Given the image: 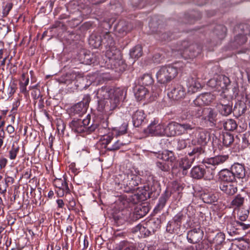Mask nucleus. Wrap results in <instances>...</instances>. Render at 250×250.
Masks as SVG:
<instances>
[{
  "label": "nucleus",
  "mask_w": 250,
  "mask_h": 250,
  "mask_svg": "<svg viewBox=\"0 0 250 250\" xmlns=\"http://www.w3.org/2000/svg\"><path fill=\"white\" fill-rule=\"evenodd\" d=\"M194 158L185 157L179 161V167L183 169V174H186L187 170L189 169L194 162Z\"/></svg>",
  "instance_id": "c756f323"
},
{
  "label": "nucleus",
  "mask_w": 250,
  "mask_h": 250,
  "mask_svg": "<svg viewBox=\"0 0 250 250\" xmlns=\"http://www.w3.org/2000/svg\"><path fill=\"white\" fill-rule=\"evenodd\" d=\"M126 144L125 143L121 142L120 140L117 141L113 145L107 147V149L109 151H115L120 148L121 146Z\"/></svg>",
  "instance_id": "bf43d9fd"
},
{
  "label": "nucleus",
  "mask_w": 250,
  "mask_h": 250,
  "mask_svg": "<svg viewBox=\"0 0 250 250\" xmlns=\"http://www.w3.org/2000/svg\"><path fill=\"white\" fill-rule=\"evenodd\" d=\"M183 51V55H187L189 58L196 57L201 52V48L196 44H192L189 46L188 48L180 49Z\"/></svg>",
  "instance_id": "bb28decb"
},
{
  "label": "nucleus",
  "mask_w": 250,
  "mask_h": 250,
  "mask_svg": "<svg viewBox=\"0 0 250 250\" xmlns=\"http://www.w3.org/2000/svg\"><path fill=\"white\" fill-rule=\"evenodd\" d=\"M215 173L210 171L209 169L206 170L200 166L194 167L191 170V177L194 179H200L203 177L205 179L210 180L213 179Z\"/></svg>",
  "instance_id": "6e6552de"
},
{
  "label": "nucleus",
  "mask_w": 250,
  "mask_h": 250,
  "mask_svg": "<svg viewBox=\"0 0 250 250\" xmlns=\"http://www.w3.org/2000/svg\"><path fill=\"white\" fill-rule=\"evenodd\" d=\"M171 128H176L179 131L178 135L185 133L188 130H191L194 128V126L189 124H177L171 125L169 126Z\"/></svg>",
  "instance_id": "cd10ccee"
},
{
  "label": "nucleus",
  "mask_w": 250,
  "mask_h": 250,
  "mask_svg": "<svg viewBox=\"0 0 250 250\" xmlns=\"http://www.w3.org/2000/svg\"><path fill=\"white\" fill-rule=\"evenodd\" d=\"M223 125L224 129L228 131H233L237 126L236 122L233 119H227L223 122Z\"/></svg>",
  "instance_id": "c03bdc74"
},
{
  "label": "nucleus",
  "mask_w": 250,
  "mask_h": 250,
  "mask_svg": "<svg viewBox=\"0 0 250 250\" xmlns=\"http://www.w3.org/2000/svg\"><path fill=\"white\" fill-rule=\"evenodd\" d=\"M205 153V150L202 146H195L193 148L192 151L188 152V154L191 158H198L200 155Z\"/></svg>",
  "instance_id": "37998d69"
},
{
  "label": "nucleus",
  "mask_w": 250,
  "mask_h": 250,
  "mask_svg": "<svg viewBox=\"0 0 250 250\" xmlns=\"http://www.w3.org/2000/svg\"><path fill=\"white\" fill-rule=\"evenodd\" d=\"M148 211V208L146 206H139L135 208L133 215L136 219H140L145 216Z\"/></svg>",
  "instance_id": "ea45409f"
},
{
  "label": "nucleus",
  "mask_w": 250,
  "mask_h": 250,
  "mask_svg": "<svg viewBox=\"0 0 250 250\" xmlns=\"http://www.w3.org/2000/svg\"><path fill=\"white\" fill-rule=\"evenodd\" d=\"M90 115L88 114L83 119L80 118H74L69 123V126L74 132L82 133L85 132L87 133V126L90 123Z\"/></svg>",
  "instance_id": "39448f33"
},
{
  "label": "nucleus",
  "mask_w": 250,
  "mask_h": 250,
  "mask_svg": "<svg viewBox=\"0 0 250 250\" xmlns=\"http://www.w3.org/2000/svg\"><path fill=\"white\" fill-rule=\"evenodd\" d=\"M127 127V125L123 124L119 128H114L112 130L113 133L116 137L124 135L126 133Z\"/></svg>",
  "instance_id": "8fccbe9b"
},
{
  "label": "nucleus",
  "mask_w": 250,
  "mask_h": 250,
  "mask_svg": "<svg viewBox=\"0 0 250 250\" xmlns=\"http://www.w3.org/2000/svg\"><path fill=\"white\" fill-rule=\"evenodd\" d=\"M114 93V88L110 86H103L99 89L97 92V97L99 101H106Z\"/></svg>",
  "instance_id": "6ab92c4d"
},
{
  "label": "nucleus",
  "mask_w": 250,
  "mask_h": 250,
  "mask_svg": "<svg viewBox=\"0 0 250 250\" xmlns=\"http://www.w3.org/2000/svg\"><path fill=\"white\" fill-rule=\"evenodd\" d=\"M186 95V89L183 85L180 84L174 85L167 96L173 100H180L185 98Z\"/></svg>",
  "instance_id": "9d476101"
},
{
  "label": "nucleus",
  "mask_w": 250,
  "mask_h": 250,
  "mask_svg": "<svg viewBox=\"0 0 250 250\" xmlns=\"http://www.w3.org/2000/svg\"><path fill=\"white\" fill-rule=\"evenodd\" d=\"M225 235L223 233L219 232L218 233L214 238L213 239V242L216 245H221L225 240Z\"/></svg>",
  "instance_id": "13d9d810"
},
{
  "label": "nucleus",
  "mask_w": 250,
  "mask_h": 250,
  "mask_svg": "<svg viewBox=\"0 0 250 250\" xmlns=\"http://www.w3.org/2000/svg\"><path fill=\"white\" fill-rule=\"evenodd\" d=\"M112 95H114L116 98H118V99H119L121 101L125 98L126 91L123 88H117L116 89H114V93L112 94Z\"/></svg>",
  "instance_id": "3c124183"
},
{
  "label": "nucleus",
  "mask_w": 250,
  "mask_h": 250,
  "mask_svg": "<svg viewBox=\"0 0 250 250\" xmlns=\"http://www.w3.org/2000/svg\"><path fill=\"white\" fill-rule=\"evenodd\" d=\"M133 125L139 127L144 122L146 119V115L142 110H137L134 111L132 115Z\"/></svg>",
  "instance_id": "393cba45"
},
{
  "label": "nucleus",
  "mask_w": 250,
  "mask_h": 250,
  "mask_svg": "<svg viewBox=\"0 0 250 250\" xmlns=\"http://www.w3.org/2000/svg\"><path fill=\"white\" fill-rule=\"evenodd\" d=\"M226 32L227 28L225 26L223 25H217L214 28L213 34L215 35L219 40H221L226 36Z\"/></svg>",
  "instance_id": "4c0bfd02"
},
{
  "label": "nucleus",
  "mask_w": 250,
  "mask_h": 250,
  "mask_svg": "<svg viewBox=\"0 0 250 250\" xmlns=\"http://www.w3.org/2000/svg\"><path fill=\"white\" fill-rule=\"evenodd\" d=\"M237 224L238 222L236 220H231L227 223V229L228 230V232L229 234L236 233V230H238Z\"/></svg>",
  "instance_id": "09e8293b"
},
{
  "label": "nucleus",
  "mask_w": 250,
  "mask_h": 250,
  "mask_svg": "<svg viewBox=\"0 0 250 250\" xmlns=\"http://www.w3.org/2000/svg\"><path fill=\"white\" fill-rule=\"evenodd\" d=\"M178 123L173 122L170 123L167 125L165 127V135L167 136H175L178 135V133L179 131H177L176 128H171L169 127V126L171 125H176Z\"/></svg>",
  "instance_id": "603ef678"
},
{
  "label": "nucleus",
  "mask_w": 250,
  "mask_h": 250,
  "mask_svg": "<svg viewBox=\"0 0 250 250\" xmlns=\"http://www.w3.org/2000/svg\"><path fill=\"white\" fill-rule=\"evenodd\" d=\"M142 54V47L140 45H136L130 51V57L134 59H138Z\"/></svg>",
  "instance_id": "49530a36"
},
{
  "label": "nucleus",
  "mask_w": 250,
  "mask_h": 250,
  "mask_svg": "<svg viewBox=\"0 0 250 250\" xmlns=\"http://www.w3.org/2000/svg\"><path fill=\"white\" fill-rule=\"evenodd\" d=\"M91 101V97L89 94H85L83 96V100L73 105L70 109L71 114L73 115L78 114L79 116L84 113L88 106Z\"/></svg>",
  "instance_id": "423d86ee"
},
{
  "label": "nucleus",
  "mask_w": 250,
  "mask_h": 250,
  "mask_svg": "<svg viewBox=\"0 0 250 250\" xmlns=\"http://www.w3.org/2000/svg\"><path fill=\"white\" fill-rule=\"evenodd\" d=\"M120 102V101L118 98H116L114 95H112L110 98L105 101L104 108L106 109L113 110L117 107Z\"/></svg>",
  "instance_id": "7c9ffc66"
},
{
  "label": "nucleus",
  "mask_w": 250,
  "mask_h": 250,
  "mask_svg": "<svg viewBox=\"0 0 250 250\" xmlns=\"http://www.w3.org/2000/svg\"><path fill=\"white\" fill-rule=\"evenodd\" d=\"M204 231L200 228L193 229L188 231L187 239L190 244H197L202 240Z\"/></svg>",
  "instance_id": "ddd939ff"
},
{
  "label": "nucleus",
  "mask_w": 250,
  "mask_h": 250,
  "mask_svg": "<svg viewBox=\"0 0 250 250\" xmlns=\"http://www.w3.org/2000/svg\"><path fill=\"white\" fill-rule=\"evenodd\" d=\"M201 198L204 203L212 204L218 201L219 194L212 192H204L201 194Z\"/></svg>",
  "instance_id": "a878e982"
},
{
  "label": "nucleus",
  "mask_w": 250,
  "mask_h": 250,
  "mask_svg": "<svg viewBox=\"0 0 250 250\" xmlns=\"http://www.w3.org/2000/svg\"><path fill=\"white\" fill-rule=\"evenodd\" d=\"M215 98V97L213 94L207 92L199 95L193 102L195 105L198 106L208 105L212 103Z\"/></svg>",
  "instance_id": "dca6fc26"
},
{
  "label": "nucleus",
  "mask_w": 250,
  "mask_h": 250,
  "mask_svg": "<svg viewBox=\"0 0 250 250\" xmlns=\"http://www.w3.org/2000/svg\"><path fill=\"white\" fill-rule=\"evenodd\" d=\"M157 226L158 224H156L155 221H150L146 225L147 227L138 225L137 228L139 229L140 231L144 232L146 236H148L154 233L156 229L158 228Z\"/></svg>",
  "instance_id": "b1692460"
},
{
  "label": "nucleus",
  "mask_w": 250,
  "mask_h": 250,
  "mask_svg": "<svg viewBox=\"0 0 250 250\" xmlns=\"http://www.w3.org/2000/svg\"><path fill=\"white\" fill-rule=\"evenodd\" d=\"M239 33L234 37L231 46L238 48L247 41V36L250 35V26L247 24H240L238 26Z\"/></svg>",
  "instance_id": "20e7f679"
},
{
  "label": "nucleus",
  "mask_w": 250,
  "mask_h": 250,
  "mask_svg": "<svg viewBox=\"0 0 250 250\" xmlns=\"http://www.w3.org/2000/svg\"><path fill=\"white\" fill-rule=\"evenodd\" d=\"M113 135H114V134L113 133V131L112 133H109L107 135H105L104 134H103L102 135L104 136L103 141L104 142L103 143L106 146L109 145L113 138Z\"/></svg>",
  "instance_id": "69168bd1"
},
{
  "label": "nucleus",
  "mask_w": 250,
  "mask_h": 250,
  "mask_svg": "<svg viewBox=\"0 0 250 250\" xmlns=\"http://www.w3.org/2000/svg\"><path fill=\"white\" fill-rule=\"evenodd\" d=\"M13 3L10 2L3 3L2 12L3 17H6L8 15L13 7Z\"/></svg>",
  "instance_id": "4d7b16f0"
},
{
  "label": "nucleus",
  "mask_w": 250,
  "mask_h": 250,
  "mask_svg": "<svg viewBox=\"0 0 250 250\" xmlns=\"http://www.w3.org/2000/svg\"><path fill=\"white\" fill-rule=\"evenodd\" d=\"M155 156L159 160L155 163L156 167L163 172H169L172 164L176 160L173 151L165 150L162 153H156Z\"/></svg>",
  "instance_id": "f257e3e1"
},
{
  "label": "nucleus",
  "mask_w": 250,
  "mask_h": 250,
  "mask_svg": "<svg viewBox=\"0 0 250 250\" xmlns=\"http://www.w3.org/2000/svg\"><path fill=\"white\" fill-rule=\"evenodd\" d=\"M19 147H15L13 145L9 152V158L11 160H14L16 158L17 155L19 151Z\"/></svg>",
  "instance_id": "680f3d73"
},
{
  "label": "nucleus",
  "mask_w": 250,
  "mask_h": 250,
  "mask_svg": "<svg viewBox=\"0 0 250 250\" xmlns=\"http://www.w3.org/2000/svg\"><path fill=\"white\" fill-rule=\"evenodd\" d=\"M108 124L106 121H102L100 122L97 121H93L92 124L87 127V133L89 134L97 131V133L103 135L104 134L105 131L107 130Z\"/></svg>",
  "instance_id": "f8f14e48"
},
{
  "label": "nucleus",
  "mask_w": 250,
  "mask_h": 250,
  "mask_svg": "<svg viewBox=\"0 0 250 250\" xmlns=\"http://www.w3.org/2000/svg\"><path fill=\"white\" fill-rule=\"evenodd\" d=\"M117 31L120 33L126 34V33L130 31L131 26L129 23L125 21H120L116 26Z\"/></svg>",
  "instance_id": "c9c22d12"
},
{
  "label": "nucleus",
  "mask_w": 250,
  "mask_h": 250,
  "mask_svg": "<svg viewBox=\"0 0 250 250\" xmlns=\"http://www.w3.org/2000/svg\"><path fill=\"white\" fill-rule=\"evenodd\" d=\"M75 81L79 82L80 83L83 82L84 78L83 77L81 74L76 72H72L66 74V75L62 76L60 79L59 82L60 83H63L66 84H69L74 82Z\"/></svg>",
  "instance_id": "4468645a"
},
{
  "label": "nucleus",
  "mask_w": 250,
  "mask_h": 250,
  "mask_svg": "<svg viewBox=\"0 0 250 250\" xmlns=\"http://www.w3.org/2000/svg\"><path fill=\"white\" fill-rule=\"evenodd\" d=\"M29 79L27 74L23 73L21 76V80L20 82V91L22 93L26 95L28 93V91L26 89V86L29 83Z\"/></svg>",
  "instance_id": "e433bc0d"
},
{
  "label": "nucleus",
  "mask_w": 250,
  "mask_h": 250,
  "mask_svg": "<svg viewBox=\"0 0 250 250\" xmlns=\"http://www.w3.org/2000/svg\"><path fill=\"white\" fill-rule=\"evenodd\" d=\"M89 43L95 48L99 47L102 44V36L96 34H92L90 36Z\"/></svg>",
  "instance_id": "f704fd0d"
},
{
  "label": "nucleus",
  "mask_w": 250,
  "mask_h": 250,
  "mask_svg": "<svg viewBox=\"0 0 250 250\" xmlns=\"http://www.w3.org/2000/svg\"><path fill=\"white\" fill-rule=\"evenodd\" d=\"M230 169L235 178L243 179L246 176V169L242 164L235 163L231 166Z\"/></svg>",
  "instance_id": "5701e85b"
},
{
  "label": "nucleus",
  "mask_w": 250,
  "mask_h": 250,
  "mask_svg": "<svg viewBox=\"0 0 250 250\" xmlns=\"http://www.w3.org/2000/svg\"><path fill=\"white\" fill-rule=\"evenodd\" d=\"M185 217V216L184 215L183 213L180 211L174 216L173 220L177 226L180 227L182 221Z\"/></svg>",
  "instance_id": "6e6d98bb"
},
{
  "label": "nucleus",
  "mask_w": 250,
  "mask_h": 250,
  "mask_svg": "<svg viewBox=\"0 0 250 250\" xmlns=\"http://www.w3.org/2000/svg\"><path fill=\"white\" fill-rule=\"evenodd\" d=\"M196 142L201 146H205L210 139V133L206 130H198L195 136Z\"/></svg>",
  "instance_id": "aec40b11"
},
{
  "label": "nucleus",
  "mask_w": 250,
  "mask_h": 250,
  "mask_svg": "<svg viewBox=\"0 0 250 250\" xmlns=\"http://www.w3.org/2000/svg\"><path fill=\"white\" fill-rule=\"evenodd\" d=\"M13 179L11 177H7L4 179V188H2V193H4L6 190V188L9 185V183L11 184L13 182Z\"/></svg>",
  "instance_id": "774afa93"
},
{
  "label": "nucleus",
  "mask_w": 250,
  "mask_h": 250,
  "mask_svg": "<svg viewBox=\"0 0 250 250\" xmlns=\"http://www.w3.org/2000/svg\"><path fill=\"white\" fill-rule=\"evenodd\" d=\"M119 176L121 179L119 183L126 188L127 191H134L138 188L137 187L141 182V178L135 170L128 169Z\"/></svg>",
  "instance_id": "f03ea898"
},
{
  "label": "nucleus",
  "mask_w": 250,
  "mask_h": 250,
  "mask_svg": "<svg viewBox=\"0 0 250 250\" xmlns=\"http://www.w3.org/2000/svg\"><path fill=\"white\" fill-rule=\"evenodd\" d=\"M204 111V108H203L201 107V106L198 105L190 108L189 110V114L191 116L195 118H199L201 116L203 117Z\"/></svg>",
  "instance_id": "a18cd8bd"
},
{
  "label": "nucleus",
  "mask_w": 250,
  "mask_h": 250,
  "mask_svg": "<svg viewBox=\"0 0 250 250\" xmlns=\"http://www.w3.org/2000/svg\"><path fill=\"white\" fill-rule=\"evenodd\" d=\"M217 113L214 109L210 107H205L202 119L206 123H209L210 125L212 126L215 125L217 121Z\"/></svg>",
  "instance_id": "2eb2a0df"
},
{
  "label": "nucleus",
  "mask_w": 250,
  "mask_h": 250,
  "mask_svg": "<svg viewBox=\"0 0 250 250\" xmlns=\"http://www.w3.org/2000/svg\"><path fill=\"white\" fill-rule=\"evenodd\" d=\"M119 246L120 249L122 250H136L135 247L127 241L121 242Z\"/></svg>",
  "instance_id": "864d4df0"
},
{
  "label": "nucleus",
  "mask_w": 250,
  "mask_h": 250,
  "mask_svg": "<svg viewBox=\"0 0 250 250\" xmlns=\"http://www.w3.org/2000/svg\"><path fill=\"white\" fill-rule=\"evenodd\" d=\"M244 202V198L240 194L237 195L232 201L231 205L235 207H238L243 205Z\"/></svg>",
  "instance_id": "5fc2aeb1"
},
{
  "label": "nucleus",
  "mask_w": 250,
  "mask_h": 250,
  "mask_svg": "<svg viewBox=\"0 0 250 250\" xmlns=\"http://www.w3.org/2000/svg\"><path fill=\"white\" fill-rule=\"evenodd\" d=\"M154 82V80L150 74H146L140 77L138 80L139 85L146 86H151Z\"/></svg>",
  "instance_id": "2f4dec72"
},
{
  "label": "nucleus",
  "mask_w": 250,
  "mask_h": 250,
  "mask_svg": "<svg viewBox=\"0 0 250 250\" xmlns=\"http://www.w3.org/2000/svg\"><path fill=\"white\" fill-rule=\"evenodd\" d=\"M53 184L58 189H63L66 192L70 191L68 184L64 179H56L53 182Z\"/></svg>",
  "instance_id": "79ce46f5"
},
{
  "label": "nucleus",
  "mask_w": 250,
  "mask_h": 250,
  "mask_svg": "<svg viewBox=\"0 0 250 250\" xmlns=\"http://www.w3.org/2000/svg\"><path fill=\"white\" fill-rule=\"evenodd\" d=\"M208 85L212 88H215L218 90V76L210 79L208 83Z\"/></svg>",
  "instance_id": "e2e57ef3"
},
{
  "label": "nucleus",
  "mask_w": 250,
  "mask_h": 250,
  "mask_svg": "<svg viewBox=\"0 0 250 250\" xmlns=\"http://www.w3.org/2000/svg\"><path fill=\"white\" fill-rule=\"evenodd\" d=\"M171 191L167 189L159 198L158 202L154 209V212L157 213L165 207L167 202L171 195Z\"/></svg>",
  "instance_id": "f3484780"
},
{
  "label": "nucleus",
  "mask_w": 250,
  "mask_h": 250,
  "mask_svg": "<svg viewBox=\"0 0 250 250\" xmlns=\"http://www.w3.org/2000/svg\"><path fill=\"white\" fill-rule=\"evenodd\" d=\"M221 138L223 145L226 146H230L234 141L233 136L229 133H223Z\"/></svg>",
  "instance_id": "de8ad7c7"
},
{
  "label": "nucleus",
  "mask_w": 250,
  "mask_h": 250,
  "mask_svg": "<svg viewBox=\"0 0 250 250\" xmlns=\"http://www.w3.org/2000/svg\"><path fill=\"white\" fill-rule=\"evenodd\" d=\"M244 213H243L242 211H239L238 213V217L239 221L243 222L247 220L248 218V214L249 213V211L248 210H246L244 211Z\"/></svg>",
  "instance_id": "0e129e2a"
},
{
  "label": "nucleus",
  "mask_w": 250,
  "mask_h": 250,
  "mask_svg": "<svg viewBox=\"0 0 250 250\" xmlns=\"http://www.w3.org/2000/svg\"><path fill=\"white\" fill-rule=\"evenodd\" d=\"M229 158V155H218L211 157L203 161V164L206 169H210L211 171H213L216 169V167L222 165L226 162Z\"/></svg>",
  "instance_id": "0eeeda50"
},
{
  "label": "nucleus",
  "mask_w": 250,
  "mask_h": 250,
  "mask_svg": "<svg viewBox=\"0 0 250 250\" xmlns=\"http://www.w3.org/2000/svg\"><path fill=\"white\" fill-rule=\"evenodd\" d=\"M218 178L221 181L225 182V183H230L235 181V177L231 169H222L219 172Z\"/></svg>",
  "instance_id": "412c9836"
},
{
  "label": "nucleus",
  "mask_w": 250,
  "mask_h": 250,
  "mask_svg": "<svg viewBox=\"0 0 250 250\" xmlns=\"http://www.w3.org/2000/svg\"><path fill=\"white\" fill-rule=\"evenodd\" d=\"M220 190L228 196L234 195L237 191L236 185L232 183H221L219 185Z\"/></svg>",
  "instance_id": "4be33fe9"
},
{
  "label": "nucleus",
  "mask_w": 250,
  "mask_h": 250,
  "mask_svg": "<svg viewBox=\"0 0 250 250\" xmlns=\"http://www.w3.org/2000/svg\"><path fill=\"white\" fill-rule=\"evenodd\" d=\"M102 43L104 44L106 47L115 45V42L111 34L109 32H106L102 36Z\"/></svg>",
  "instance_id": "a19ab883"
},
{
  "label": "nucleus",
  "mask_w": 250,
  "mask_h": 250,
  "mask_svg": "<svg viewBox=\"0 0 250 250\" xmlns=\"http://www.w3.org/2000/svg\"><path fill=\"white\" fill-rule=\"evenodd\" d=\"M178 70L172 65L161 67L156 73V78L159 83H167L173 80L177 75Z\"/></svg>",
  "instance_id": "7ed1b4c3"
},
{
  "label": "nucleus",
  "mask_w": 250,
  "mask_h": 250,
  "mask_svg": "<svg viewBox=\"0 0 250 250\" xmlns=\"http://www.w3.org/2000/svg\"><path fill=\"white\" fill-rule=\"evenodd\" d=\"M230 81L229 77L225 75L218 76V90L227 89L230 85Z\"/></svg>",
  "instance_id": "72a5a7b5"
},
{
  "label": "nucleus",
  "mask_w": 250,
  "mask_h": 250,
  "mask_svg": "<svg viewBox=\"0 0 250 250\" xmlns=\"http://www.w3.org/2000/svg\"><path fill=\"white\" fill-rule=\"evenodd\" d=\"M238 222L237 228L238 229L246 230L250 228V224H245L243 222L237 221Z\"/></svg>",
  "instance_id": "338daca9"
},
{
  "label": "nucleus",
  "mask_w": 250,
  "mask_h": 250,
  "mask_svg": "<svg viewBox=\"0 0 250 250\" xmlns=\"http://www.w3.org/2000/svg\"><path fill=\"white\" fill-rule=\"evenodd\" d=\"M188 140L186 139H178L176 144V149L178 150L185 148L188 146Z\"/></svg>",
  "instance_id": "052dcab7"
},
{
  "label": "nucleus",
  "mask_w": 250,
  "mask_h": 250,
  "mask_svg": "<svg viewBox=\"0 0 250 250\" xmlns=\"http://www.w3.org/2000/svg\"><path fill=\"white\" fill-rule=\"evenodd\" d=\"M148 90L142 85L136 86L135 92V96L138 101H141L145 99L146 96H148Z\"/></svg>",
  "instance_id": "473e14b6"
},
{
  "label": "nucleus",
  "mask_w": 250,
  "mask_h": 250,
  "mask_svg": "<svg viewBox=\"0 0 250 250\" xmlns=\"http://www.w3.org/2000/svg\"><path fill=\"white\" fill-rule=\"evenodd\" d=\"M247 109L246 104L243 102H240L235 104L233 112L240 116L245 114Z\"/></svg>",
  "instance_id": "58836bf2"
},
{
  "label": "nucleus",
  "mask_w": 250,
  "mask_h": 250,
  "mask_svg": "<svg viewBox=\"0 0 250 250\" xmlns=\"http://www.w3.org/2000/svg\"><path fill=\"white\" fill-rule=\"evenodd\" d=\"M146 132L154 136L165 135V127L154 120L147 127Z\"/></svg>",
  "instance_id": "9b49d317"
},
{
  "label": "nucleus",
  "mask_w": 250,
  "mask_h": 250,
  "mask_svg": "<svg viewBox=\"0 0 250 250\" xmlns=\"http://www.w3.org/2000/svg\"><path fill=\"white\" fill-rule=\"evenodd\" d=\"M105 56L112 61H121V53L114 45L106 47Z\"/></svg>",
  "instance_id": "a211bd4d"
},
{
  "label": "nucleus",
  "mask_w": 250,
  "mask_h": 250,
  "mask_svg": "<svg viewBox=\"0 0 250 250\" xmlns=\"http://www.w3.org/2000/svg\"><path fill=\"white\" fill-rule=\"evenodd\" d=\"M188 92L190 94L194 93L201 88V85L197 79L191 78L188 79Z\"/></svg>",
  "instance_id": "c85d7f7f"
},
{
  "label": "nucleus",
  "mask_w": 250,
  "mask_h": 250,
  "mask_svg": "<svg viewBox=\"0 0 250 250\" xmlns=\"http://www.w3.org/2000/svg\"><path fill=\"white\" fill-rule=\"evenodd\" d=\"M216 107L219 113L223 116H228L232 112V105L225 95L221 96Z\"/></svg>",
  "instance_id": "1a4fd4ad"
}]
</instances>
